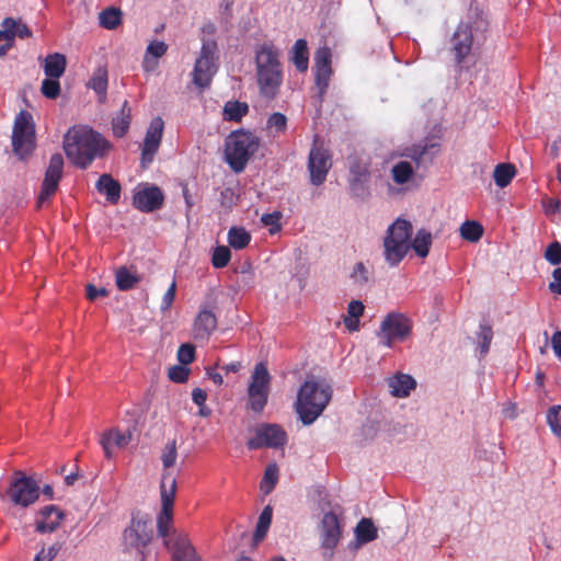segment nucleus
<instances>
[{
  "label": "nucleus",
  "mask_w": 561,
  "mask_h": 561,
  "mask_svg": "<svg viewBox=\"0 0 561 561\" xmlns=\"http://www.w3.org/2000/svg\"><path fill=\"white\" fill-rule=\"evenodd\" d=\"M163 128L164 122L160 116L152 118L146 131L141 150V165L144 168H147L153 161V157L161 144Z\"/></svg>",
  "instance_id": "f3484780"
},
{
  "label": "nucleus",
  "mask_w": 561,
  "mask_h": 561,
  "mask_svg": "<svg viewBox=\"0 0 561 561\" xmlns=\"http://www.w3.org/2000/svg\"><path fill=\"white\" fill-rule=\"evenodd\" d=\"M313 70L316 85L319 89L320 96H322L328 90L332 68H313Z\"/></svg>",
  "instance_id": "49530a36"
},
{
  "label": "nucleus",
  "mask_w": 561,
  "mask_h": 561,
  "mask_svg": "<svg viewBox=\"0 0 561 561\" xmlns=\"http://www.w3.org/2000/svg\"><path fill=\"white\" fill-rule=\"evenodd\" d=\"M290 60L299 72H306L309 67V50L307 41L299 38L290 50Z\"/></svg>",
  "instance_id": "cd10ccee"
},
{
  "label": "nucleus",
  "mask_w": 561,
  "mask_h": 561,
  "mask_svg": "<svg viewBox=\"0 0 561 561\" xmlns=\"http://www.w3.org/2000/svg\"><path fill=\"white\" fill-rule=\"evenodd\" d=\"M260 146L261 139L254 133L242 128L233 130L225 140V160L232 171L240 173Z\"/></svg>",
  "instance_id": "20e7f679"
},
{
  "label": "nucleus",
  "mask_w": 561,
  "mask_h": 561,
  "mask_svg": "<svg viewBox=\"0 0 561 561\" xmlns=\"http://www.w3.org/2000/svg\"><path fill=\"white\" fill-rule=\"evenodd\" d=\"M364 304L360 300H352L347 307V317L357 318L364 313Z\"/></svg>",
  "instance_id": "0e129e2a"
},
{
  "label": "nucleus",
  "mask_w": 561,
  "mask_h": 561,
  "mask_svg": "<svg viewBox=\"0 0 561 561\" xmlns=\"http://www.w3.org/2000/svg\"><path fill=\"white\" fill-rule=\"evenodd\" d=\"M100 25L106 30H115L122 23V11L111 7L103 10L100 15Z\"/></svg>",
  "instance_id": "e433bc0d"
},
{
  "label": "nucleus",
  "mask_w": 561,
  "mask_h": 561,
  "mask_svg": "<svg viewBox=\"0 0 561 561\" xmlns=\"http://www.w3.org/2000/svg\"><path fill=\"white\" fill-rule=\"evenodd\" d=\"M107 71L104 68H98L91 80L89 81V87L94 90L100 96H105L107 91Z\"/></svg>",
  "instance_id": "a19ab883"
},
{
  "label": "nucleus",
  "mask_w": 561,
  "mask_h": 561,
  "mask_svg": "<svg viewBox=\"0 0 561 561\" xmlns=\"http://www.w3.org/2000/svg\"><path fill=\"white\" fill-rule=\"evenodd\" d=\"M412 225L405 219H397L387 230L383 239V255L389 266H398L411 249Z\"/></svg>",
  "instance_id": "39448f33"
},
{
  "label": "nucleus",
  "mask_w": 561,
  "mask_h": 561,
  "mask_svg": "<svg viewBox=\"0 0 561 561\" xmlns=\"http://www.w3.org/2000/svg\"><path fill=\"white\" fill-rule=\"evenodd\" d=\"M279 219H280V213L274 211V213H271V214H264L262 216L261 220H262V222L265 226H273V227H275V228L271 229V232L274 233L275 231H278L280 229Z\"/></svg>",
  "instance_id": "680f3d73"
},
{
  "label": "nucleus",
  "mask_w": 561,
  "mask_h": 561,
  "mask_svg": "<svg viewBox=\"0 0 561 561\" xmlns=\"http://www.w3.org/2000/svg\"><path fill=\"white\" fill-rule=\"evenodd\" d=\"M231 259V252L228 247L218 245L214 249L211 264L216 268L226 267Z\"/></svg>",
  "instance_id": "a18cd8bd"
},
{
  "label": "nucleus",
  "mask_w": 561,
  "mask_h": 561,
  "mask_svg": "<svg viewBox=\"0 0 561 561\" xmlns=\"http://www.w3.org/2000/svg\"><path fill=\"white\" fill-rule=\"evenodd\" d=\"M152 533L148 523L144 520H131L129 527L123 533L124 545L127 549H136L142 553V549L150 542Z\"/></svg>",
  "instance_id": "6ab92c4d"
},
{
  "label": "nucleus",
  "mask_w": 561,
  "mask_h": 561,
  "mask_svg": "<svg viewBox=\"0 0 561 561\" xmlns=\"http://www.w3.org/2000/svg\"><path fill=\"white\" fill-rule=\"evenodd\" d=\"M195 359V346L186 343L178 350V360L183 365H188Z\"/></svg>",
  "instance_id": "4d7b16f0"
},
{
  "label": "nucleus",
  "mask_w": 561,
  "mask_h": 561,
  "mask_svg": "<svg viewBox=\"0 0 561 561\" xmlns=\"http://www.w3.org/2000/svg\"><path fill=\"white\" fill-rule=\"evenodd\" d=\"M110 148V142L101 134L83 126L71 128L64 139L67 158L80 169H87L96 158H103Z\"/></svg>",
  "instance_id": "f257e3e1"
},
{
  "label": "nucleus",
  "mask_w": 561,
  "mask_h": 561,
  "mask_svg": "<svg viewBox=\"0 0 561 561\" xmlns=\"http://www.w3.org/2000/svg\"><path fill=\"white\" fill-rule=\"evenodd\" d=\"M66 56L59 53L49 54L44 60V73L48 78L59 79L66 70Z\"/></svg>",
  "instance_id": "c756f323"
},
{
  "label": "nucleus",
  "mask_w": 561,
  "mask_h": 561,
  "mask_svg": "<svg viewBox=\"0 0 561 561\" xmlns=\"http://www.w3.org/2000/svg\"><path fill=\"white\" fill-rule=\"evenodd\" d=\"M85 291H87V298L89 300H95L99 297H106L108 295V291L106 288H104V287L98 288L93 284H88L85 287Z\"/></svg>",
  "instance_id": "e2e57ef3"
},
{
  "label": "nucleus",
  "mask_w": 561,
  "mask_h": 561,
  "mask_svg": "<svg viewBox=\"0 0 561 561\" xmlns=\"http://www.w3.org/2000/svg\"><path fill=\"white\" fill-rule=\"evenodd\" d=\"M2 30H0V41L13 42L14 37L28 38L33 35L30 27L22 23L16 22L12 18H5L2 21Z\"/></svg>",
  "instance_id": "393cba45"
},
{
  "label": "nucleus",
  "mask_w": 561,
  "mask_h": 561,
  "mask_svg": "<svg viewBox=\"0 0 561 561\" xmlns=\"http://www.w3.org/2000/svg\"><path fill=\"white\" fill-rule=\"evenodd\" d=\"M493 339V331L490 325H480L479 345L481 355H485L490 350V344Z\"/></svg>",
  "instance_id": "603ef678"
},
{
  "label": "nucleus",
  "mask_w": 561,
  "mask_h": 561,
  "mask_svg": "<svg viewBox=\"0 0 561 561\" xmlns=\"http://www.w3.org/2000/svg\"><path fill=\"white\" fill-rule=\"evenodd\" d=\"M450 44L456 64L461 65L472 49L473 34L471 25L467 22H460L450 38Z\"/></svg>",
  "instance_id": "dca6fc26"
},
{
  "label": "nucleus",
  "mask_w": 561,
  "mask_h": 561,
  "mask_svg": "<svg viewBox=\"0 0 561 561\" xmlns=\"http://www.w3.org/2000/svg\"><path fill=\"white\" fill-rule=\"evenodd\" d=\"M176 294V283L173 280L162 297L160 309L167 311L171 308Z\"/></svg>",
  "instance_id": "13d9d810"
},
{
  "label": "nucleus",
  "mask_w": 561,
  "mask_h": 561,
  "mask_svg": "<svg viewBox=\"0 0 561 561\" xmlns=\"http://www.w3.org/2000/svg\"><path fill=\"white\" fill-rule=\"evenodd\" d=\"M439 151V144L430 142V144H417L412 145L411 147L405 148L402 156L410 158L416 164V167H421L425 159L428 158L430 161L434 158V156Z\"/></svg>",
  "instance_id": "5701e85b"
},
{
  "label": "nucleus",
  "mask_w": 561,
  "mask_h": 561,
  "mask_svg": "<svg viewBox=\"0 0 561 561\" xmlns=\"http://www.w3.org/2000/svg\"><path fill=\"white\" fill-rule=\"evenodd\" d=\"M41 518L36 522V531L47 534L55 531L64 518V513L56 505H47L39 512Z\"/></svg>",
  "instance_id": "4be33fe9"
},
{
  "label": "nucleus",
  "mask_w": 561,
  "mask_h": 561,
  "mask_svg": "<svg viewBox=\"0 0 561 561\" xmlns=\"http://www.w3.org/2000/svg\"><path fill=\"white\" fill-rule=\"evenodd\" d=\"M266 128L273 134V136L285 133L287 128V117L279 112L273 113L267 118Z\"/></svg>",
  "instance_id": "79ce46f5"
},
{
  "label": "nucleus",
  "mask_w": 561,
  "mask_h": 561,
  "mask_svg": "<svg viewBox=\"0 0 561 561\" xmlns=\"http://www.w3.org/2000/svg\"><path fill=\"white\" fill-rule=\"evenodd\" d=\"M551 346L556 356L561 359V331H556L552 334Z\"/></svg>",
  "instance_id": "338daca9"
},
{
  "label": "nucleus",
  "mask_w": 561,
  "mask_h": 561,
  "mask_svg": "<svg viewBox=\"0 0 561 561\" xmlns=\"http://www.w3.org/2000/svg\"><path fill=\"white\" fill-rule=\"evenodd\" d=\"M172 561H203L185 531L174 530L165 540Z\"/></svg>",
  "instance_id": "2eb2a0df"
},
{
  "label": "nucleus",
  "mask_w": 561,
  "mask_h": 561,
  "mask_svg": "<svg viewBox=\"0 0 561 561\" xmlns=\"http://www.w3.org/2000/svg\"><path fill=\"white\" fill-rule=\"evenodd\" d=\"M248 113V103L240 101H228L224 106L222 117L224 121L239 123Z\"/></svg>",
  "instance_id": "2f4dec72"
},
{
  "label": "nucleus",
  "mask_w": 561,
  "mask_h": 561,
  "mask_svg": "<svg viewBox=\"0 0 561 561\" xmlns=\"http://www.w3.org/2000/svg\"><path fill=\"white\" fill-rule=\"evenodd\" d=\"M130 432L123 433L118 430H111L107 433L103 434L100 443L103 447L105 456L110 458L112 456L113 447L123 448L127 446L130 443Z\"/></svg>",
  "instance_id": "a878e982"
},
{
  "label": "nucleus",
  "mask_w": 561,
  "mask_h": 561,
  "mask_svg": "<svg viewBox=\"0 0 561 561\" xmlns=\"http://www.w3.org/2000/svg\"><path fill=\"white\" fill-rule=\"evenodd\" d=\"M287 435L277 424H262L255 428V435L247 442L250 450H256L264 447L278 448L286 443Z\"/></svg>",
  "instance_id": "4468645a"
},
{
  "label": "nucleus",
  "mask_w": 561,
  "mask_h": 561,
  "mask_svg": "<svg viewBox=\"0 0 561 561\" xmlns=\"http://www.w3.org/2000/svg\"><path fill=\"white\" fill-rule=\"evenodd\" d=\"M351 187L352 190H355L357 184H362L363 182H366L368 179V170L366 167H362L358 163H355L351 167Z\"/></svg>",
  "instance_id": "3c124183"
},
{
  "label": "nucleus",
  "mask_w": 561,
  "mask_h": 561,
  "mask_svg": "<svg viewBox=\"0 0 561 561\" xmlns=\"http://www.w3.org/2000/svg\"><path fill=\"white\" fill-rule=\"evenodd\" d=\"M332 167V156L330 151L319 144V137L314 136L313 144L311 146L308 156V171L310 175V182L314 186H320L327 180V175Z\"/></svg>",
  "instance_id": "f8f14e48"
},
{
  "label": "nucleus",
  "mask_w": 561,
  "mask_h": 561,
  "mask_svg": "<svg viewBox=\"0 0 561 561\" xmlns=\"http://www.w3.org/2000/svg\"><path fill=\"white\" fill-rule=\"evenodd\" d=\"M516 175V168L512 163H500L494 168L493 179L495 184L504 188L511 184Z\"/></svg>",
  "instance_id": "473e14b6"
},
{
  "label": "nucleus",
  "mask_w": 561,
  "mask_h": 561,
  "mask_svg": "<svg viewBox=\"0 0 561 561\" xmlns=\"http://www.w3.org/2000/svg\"><path fill=\"white\" fill-rule=\"evenodd\" d=\"M460 236L470 242L479 241L483 236V227L478 221H465L460 227Z\"/></svg>",
  "instance_id": "ea45409f"
},
{
  "label": "nucleus",
  "mask_w": 561,
  "mask_h": 561,
  "mask_svg": "<svg viewBox=\"0 0 561 561\" xmlns=\"http://www.w3.org/2000/svg\"><path fill=\"white\" fill-rule=\"evenodd\" d=\"M131 122V108L129 107L128 101L125 100L119 114L112 121V130L114 136L117 138L124 137L130 126Z\"/></svg>",
  "instance_id": "7c9ffc66"
},
{
  "label": "nucleus",
  "mask_w": 561,
  "mask_h": 561,
  "mask_svg": "<svg viewBox=\"0 0 561 561\" xmlns=\"http://www.w3.org/2000/svg\"><path fill=\"white\" fill-rule=\"evenodd\" d=\"M332 388L324 380H306L297 396L296 410L305 425L313 423L331 400Z\"/></svg>",
  "instance_id": "7ed1b4c3"
},
{
  "label": "nucleus",
  "mask_w": 561,
  "mask_h": 561,
  "mask_svg": "<svg viewBox=\"0 0 561 561\" xmlns=\"http://www.w3.org/2000/svg\"><path fill=\"white\" fill-rule=\"evenodd\" d=\"M168 50V45L161 41H153L147 47V54L154 58L162 57Z\"/></svg>",
  "instance_id": "052dcab7"
},
{
  "label": "nucleus",
  "mask_w": 561,
  "mask_h": 561,
  "mask_svg": "<svg viewBox=\"0 0 561 561\" xmlns=\"http://www.w3.org/2000/svg\"><path fill=\"white\" fill-rule=\"evenodd\" d=\"M188 375L190 369L183 364L172 366L168 371L169 379L179 383L185 382L188 379Z\"/></svg>",
  "instance_id": "5fc2aeb1"
},
{
  "label": "nucleus",
  "mask_w": 561,
  "mask_h": 561,
  "mask_svg": "<svg viewBox=\"0 0 561 561\" xmlns=\"http://www.w3.org/2000/svg\"><path fill=\"white\" fill-rule=\"evenodd\" d=\"M12 148L20 159H25L35 149V125L33 116L22 110L14 119Z\"/></svg>",
  "instance_id": "423d86ee"
},
{
  "label": "nucleus",
  "mask_w": 561,
  "mask_h": 561,
  "mask_svg": "<svg viewBox=\"0 0 561 561\" xmlns=\"http://www.w3.org/2000/svg\"><path fill=\"white\" fill-rule=\"evenodd\" d=\"M164 195L156 185L138 187L133 196V205L142 213H152L162 207Z\"/></svg>",
  "instance_id": "a211bd4d"
},
{
  "label": "nucleus",
  "mask_w": 561,
  "mask_h": 561,
  "mask_svg": "<svg viewBox=\"0 0 561 561\" xmlns=\"http://www.w3.org/2000/svg\"><path fill=\"white\" fill-rule=\"evenodd\" d=\"M320 535L321 547L329 551L330 556H332L333 550L339 545L342 535L340 520L335 513L328 512L323 515L320 526Z\"/></svg>",
  "instance_id": "aec40b11"
},
{
  "label": "nucleus",
  "mask_w": 561,
  "mask_h": 561,
  "mask_svg": "<svg viewBox=\"0 0 561 561\" xmlns=\"http://www.w3.org/2000/svg\"><path fill=\"white\" fill-rule=\"evenodd\" d=\"M272 516L273 508L271 505H266L259 516L256 528L253 535L254 542H260L265 538L272 523Z\"/></svg>",
  "instance_id": "72a5a7b5"
},
{
  "label": "nucleus",
  "mask_w": 561,
  "mask_h": 561,
  "mask_svg": "<svg viewBox=\"0 0 561 561\" xmlns=\"http://www.w3.org/2000/svg\"><path fill=\"white\" fill-rule=\"evenodd\" d=\"M332 54L329 47H321L314 55V68H331Z\"/></svg>",
  "instance_id": "6e6d98bb"
},
{
  "label": "nucleus",
  "mask_w": 561,
  "mask_h": 561,
  "mask_svg": "<svg viewBox=\"0 0 561 561\" xmlns=\"http://www.w3.org/2000/svg\"><path fill=\"white\" fill-rule=\"evenodd\" d=\"M95 187L100 194L106 197V201L113 205L117 204L121 198V183L113 179L108 173L102 174L95 183Z\"/></svg>",
  "instance_id": "b1692460"
},
{
  "label": "nucleus",
  "mask_w": 561,
  "mask_h": 561,
  "mask_svg": "<svg viewBox=\"0 0 561 561\" xmlns=\"http://www.w3.org/2000/svg\"><path fill=\"white\" fill-rule=\"evenodd\" d=\"M64 171V158L60 153L50 157L49 164L46 169L41 192L36 201V207L42 208L57 192L59 182Z\"/></svg>",
  "instance_id": "ddd939ff"
},
{
  "label": "nucleus",
  "mask_w": 561,
  "mask_h": 561,
  "mask_svg": "<svg viewBox=\"0 0 561 561\" xmlns=\"http://www.w3.org/2000/svg\"><path fill=\"white\" fill-rule=\"evenodd\" d=\"M7 495L14 505L27 507L38 500L39 485L33 478L16 470L7 490Z\"/></svg>",
  "instance_id": "1a4fd4ad"
},
{
  "label": "nucleus",
  "mask_w": 561,
  "mask_h": 561,
  "mask_svg": "<svg viewBox=\"0 0 561 561\" xmlns=\"http://www.w3.org/2000/svg\"><path fill=\"white\" fill-rule=\"evenodd\" d=\"M432 244V234L425 229H420L411 241V248L420 257H426Z\"/></svg>",
  "instance_id": "f704fd0d"
},
{
  "label": "nucleus",
  "mask_w": 561,
  "mask_h": 561,
  "mask_svg": "<svg viewBox=\"0 0 561 561\" xmlns=\"http://www.w3.org/2000/svg\"><path fill=\"white\" fill-rule=\"evenodd\" d=\"M391 173L397 184H405L412 179L414 171L410 162L400 161L392 167Z\"/></svg>",
  "instance_id": "58836bf2"
},
{
  "label": "nucleus",
  "mask_w": 561,
  "mask_h": 561,
  "mask_svg": "<svg viewBox=\"0 0 561 561\" xmlns=\"http://www.w3.org/2000/svg\"><path fill=\"white\" fill-rule=\"evenodd\" d=\"M351 278L354 284L363 286L369 282L370 273L367 270V267L364 265V263L358 262L355 264V266L351 273Z\"/></svg>",
  "instance_id": "8fccbe9b"
},
{
  "label": "nucleus",
  "mask_w": 561,
  "mask_h": 561,
  "mask_svg": "<svg viewBox=\"0 0 561 561\" xmlns=\"http://www.w3.org/2000/svg\"><path fill=\"white\" fill-rule=\"evenodd\" d=\"M251 241L250 233L243 227H231L228 231V243L236 250L248 247Z\"/></svg>",
  "instance_id": "c9c22d12"
},
{
  "label": "nucleus",
  "mask_w": 561,
  "mask_h": 561,
  "mask_svg": "<svg viewBox=\"0 0 561 561\" xmlns=\"http://www.w3.org/2000/svg\"><path fill=\"white\" fill-rule=\"evenodd\" d=\"M553 280L549 284V289L553 294L561 295V267H557L552 273Z\"/></svg>",
  "instance_id": "69168bd1"
},
{
  "label": "nucleus",
  "mask_w": 561,
  "mask_h": 561,
  "mask_svg": "<svg viewBox=\"0 0 561 561\" xmlns=\"http://www.w3.org/2000/svg\"><path fill=\"white\" fill-rule=\"evenodd\" d=\"M354 534L357 545L363 546L374 541L378 537V529L370 518L363 517L357 523Z\"/></svg>",
  "instance_id": "c85d7f7f"
},
{
  "label": "nucleus",
  "mask_w": 561,
  "mask_h": 561,
  "mask_svg": "<svg viewBox=\"0 0 561 561\" xmlns=\"http://www.w3.org/2000/svg\"><path fill=\"white\" fill-rule=\"evenodd\" d=\"M176 458V440L173 439L171 442H168L162 450L161 460L164 469L163 473H169L167 470L175 465Z\"/></svg>",
  "instance_id": "37998d69"
},
{
  "label": "nucleus",
  "mask_w": 561,
  "mask_h": 561,
  "mask_svg": "<svg viewBox=\"0 0 561 561\" xmlns=\"http://www.w3.org/2000/svg\"><path fill=\"white\" fill-rule=\"evenodd\" d=\"M176 493V480L169 473H162L160 483L161 512L157 518V529L160 537L170 540V528L173 522V506Z\"/></svg>",
  "instance_id": "0eeeda50"
},
{
  "label": "nucleus",
  "mask_w": 561,
  "mask_h": 561,
  "mask_svg": "<svg viewBox=\"0 0 561 561\" xmlns=\"http://www.w3.org/2000/svg\"><path fill=\"white\" fill-rule=\"evenodd\" d=\"M217 328L215 313L207 308H202L193 323V336L195 340L207 341Z\"/></svg>",
  "instance_id": "412c9836"
},
{
  "label": "nucleus",
  "mask_w": 561,
  "mask_h": 561,
  "mask_svg": "<svg viewBox=\"0 0 561 561\" xmlns=\"http://www.w3.org/2000/svg\"><path fill=\"white\" fill-rule=\"evenodd\" d=\"M42 94L49 99L55 100L60 95V83L58 79L55 78H46L42 82L41 87Z\"/></svg>",
  "instance_id": "de8ad7c7"
},
{
  "label": "nucleus",
  "mask_w": 561,
  "mask_h": 561,
  "mask_svg": "<svg viewBox=\"0 0 561 561\" xmlns=\"http://www.w3.org/2000/svg\"><path fill=\"white\" fill-rule=\"evenodd\" d=\"M547 422L552 433L556 436L561 437V404L549 409L547 413Z\"/></svg>",
  "instance_id": "09e8293b"
},
{
  "label": "nucleus",
  "mask_w": 561,
  "mask_h": 561,
  "mask_svg": "<svg viewBox=\"0 0 561 561\" xmlns=\"http://www.w3.org/2000/svg\"><path fill=\"white\" fill-rule=\"evenodd\" d=\"M271 376L266 366L259 363L254 367L252 381L248 388L249 408L254 413H261L268 399Z\"/></svg>",
  "instance_id": "9d476101"
},
{
  "label": "nucleus",
  "mask_w": 561,
  "mask_h": 561,
  "mask_svg": "<svg viewBox=\"0 0 561 561\" xmlns=\"http://www.w3.org/2000/svg\"><path fill=\"white\" fill-rule=\"evenodd\" d=\"M116 285L119 290H129L140 280L139 276L129 272L125 266L119 267L116 271Z\"/></svg>",
  "instance_id": "4c0bfd02"
},
{
  "label": "nucleus",
  "mask_w": 561,
  "mask_h": 561,
  "mask_svg": "<svg viewBox=\"0 0 561 561\" xmlns=\"http://www.w3.org/2000/svg\"><path fill=\"white\" fill-rule=\"evenodd\" d=\"M412 332L411 319L401 312H389L380 323L377 336L386 347H391L396 341H404Z\"/></svg>",
  "instance_id": "6e6552de"
},
{
  "label": "nucleus",
  "mask_w": 561,
  "mask_h": 561,
  "mask_svg": "<svg viewBox=\"0 0 561 561\" xmlns=\"http://www.w3.org/2000/svg\"><path fill=\"white\" fill-rule=\"evenodd\" d=\"M545 259L551 265L561 264V243L558 241L551 242L545 251Z\"/></svg>",
  "instance_id": "864d4df0"
},
{
  "label": "nucleus",
  "mask_w": 561,
  "mask_h": 561,
  "mask_svg": "<svg viewBox=\"0 0 561 561\" xmlns=\"http://www.w3.org/2000/svg\"><path fill=\"white\" fill-rule=\"evenodd\" d=\"M278 480V469L276 465L266 467L263 479L261 481V490L268 494L276 485Z\"/></svg>",
  "instance_id": "c03bdc74"
},
{
  "label": "nucleus",
  "mask_w": 561,
  "mask_h": 561,
  "mask_svg": "<svg viewBox=\"0 0 561 561\" xmlns=\"http://www.w3.org/2000/svg\"><path fill=\"white\" fill-rule=\"evenodd\" d=\"M390 393L397 398L408 397L416 387L414 378L407 374H398L389 379Z\"/></svg>",
  "instance_id": "bb28decb"
},
{
  "label": "nucleus",
  "mask_w": 561,
  "mask_h": 561,
  "mask_svg": "<svg viewBox=\"0 0 561 561\" xmlns=\"http://www.w3.org/2000/svg\"><path fill=\"white\" fill-rule=\"evenodd\" d=\"M192 399L197 405H203L207 400V393L201 388H195L192 392Z\"/></svg>",
  "instance_id": "774afa93"
},
{
  "label": "nucleus",
  "mask_w": 561,
  "mask_h": 561,
  "mask_svg": "<svg viewBox=\"0 0 561 561\" xmlns=\"http://www.w3.org/2000/svg\"><path fill=\"white\" fill-rule=\"evenodd\" d=\"M217 43L206 41L203 43L199 57L195 61L193 82L199 88L208 87L213 76L217 71L216 65Z\"/></svg>",
  "instance_id": "9b49d317"
},
{
  "label": "nucleus",
  "mask_w": 561,
  "mask_h": 561,
  "mask_svg": "<svg viewBox=\"0 0 561 561\" xmlns=\"http://www.w3.org/2000/svg\"><path fill=\"white\" fill-rule=\"evenodd\" d=\"M541 204H542V207L547 215H554V214L561 213V201L560 199L546 197L542 199Z\"/></svg>",
  "instance_id": "bf43d9fd"
},
{
  "label": "nucleus",
  "mask_w": 561,
  "mask_h": 561,
  "mask_svg": "<svg viewBox=\"0 0 561 561\" xmlns=\"http://www.w3.org/2000/svg\"><path fill=\"white\" fill-rule=\"evenodd\" d=\"M279 55L272 43L260 45L255 51L257 85L261 95L268 100L276 98L283 83Z\"/></svg>",
  "instance_id": "f03ea898"
}]
</instances>
